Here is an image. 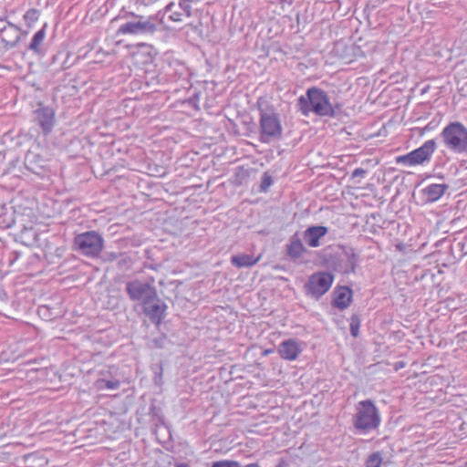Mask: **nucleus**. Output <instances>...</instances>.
<instances>
[{
	"mask_svg": "<svg viewBox=\"0 0 467 467\" xmlns=\"http://www.w3.org/2000/svg\"><path fill=\"white\" fill-rule=\"evenodd\" d=\"M273 184V180L271 178V176H269L268 174L265 173L263 175V178H262V182H261V191L262 192H266L267 189Z\"/></svg>",
	"mask_w": 467,
	"mask_h": 467,
	"instance_id": "a878e982",
	"label": "nucleus"
},
{
	"mask_svg": "<svg viewBox=\"0 0 467 467\" xmlns=\"http://www.w3.org/2000/svg\"><path fill=\"white\" fill-rule=\"evenodd\" d=\"M297 108L305 117L309 116L310 113H314L318 117L335 116V109L327 93L316 87L309 88L306 95L298 98Z\"/></svg>",
	"mask_w": 467,
	"mask_h": 467,
	"instance_id": "f257e3e1",
	"label": "nucleus"
},
{
	"mask_svg": "<svg viewBox=\"0 0 467 467\" xmlns=\"http://www.w3.org/2000/svg\"><path fill=\"white\" fill-rule=\"evenodd\" d=\"M306 249L303 244L302 239L298 234H295L291 236L289 244H287V254L293 259L300 258Z\"/></svg>",
	"mask_w": 467,
	"mask_h": 467,
	"instance_id": "f3484780",
	"label": "nucleus"
},
{
	"mask_svg": "<svg viewBox=\"0 0 467 467\" xmlns=\"http://www.w3.org/2000/svg\"><path fill=\"white\" fill-rule=\"evenodd\" d=\"M437 148L434 140H426L420 147L414 150L396 157V163L406 167H414L429 163Z\"/></svg>",
	"mask_w": 467,
	"mask_h": 467,
	"instance_id": "39448f33",
	"label": "nucleus"
},
{
	"mask_svg": "<svg viewBox=\"0 0 467 467\" xmlns=\"http://www.w3.org/2000/svg\"><path fill=\"white\" fill-rule=\"evenodd\" d=\"M448 185L444 183H431L421 190L427 202H437L446 192Z\"/></svg>",
	"mask_w": 467,
	"mask_h": 467,
	"instance_id": "dca6fc26",
	"label": "nucleus"
},
{
	"mask_svg": "<svg viewBox=\"0 0 467 467\" xmlns=\"http://www.w3.org/2000/svg\"><path fill=\"white\" fill-rule=\"evenodd\" d=\"M344 256L346 257L347 260V265L343 269V272L347 274L354 272L357 264L356 255L352 252H346L344 254Z\"/></svg>",
	"mask_w": 467,
	"mask_h": 467,
	"instance_id": "5701e85b",
	"label": "nucleus"
},
{
	"mask_svg": "<svg viewBox=\"0 0 467 467\" xmlns=\"http://www.w3.org/2000/svg\"><path fill=\"white\" fill-rule=\"evenodd\" d=\"M211 467H241V464L236 461L221 460L214 462Z\"/></svg>",
	"mask_w": 467,
	"mask_h": 467,
	"instance_id": "393cba45",
	"label": "nucleus"
},
{
	"mask_svg": "<svg viewBox=\"0 0 467 467\" xmlns=\"http://www.w3.org/2000/svg\"><path fill=\"white\" fill-rule=\"evenodd\" d=\"M383 456L380 451H375L368 455L365 462V467H381Z\"/></svg>",
	"mask_w": 467,
	"mask_h": 467,
	"instance_id": "4be33fe9",
	"label": "nucleus"
},
{
	"mask_svg": "<svg viewBox=\"0 0 467 467\" xmlns=\"http://www.w3.org/2000/svg\"><path fill=\"white\" fill-rule=\"evenodd\" d=\"M201 2L202 0H179L181 12L173 11L175 5L173 2H171L165 6L164 11L165 13H171L169 16L170 20L182 22L183 21V17H191L192 16L193 11Z\"/></svg>",
	"mask_w": 467,
	"mask_h": 467,
	"instance_id": "9d476101",
	"label": "nucleus"
},
{
	"mask_svg": "<svg viewBox=\"0 0 467 467\" xmlns=\"http://www.w3.org/2000/svg\"><path fill=\"white\" fill-rule=\"evenodd\" d=\"M245 467H259V465L257 463H250L247 464Z\"/></svg>",
	"mask_w": 467,
	"mask_h": 467,
	"instance_id": "c85d7f7f",
	"label": "nucleus"
},
{
	"mask_svg": "<svg viewBox=\"0 0 467 467\" xmlns=\"http://www.w3.org/2000/svg\"><path fill=\"white\" fill-rule=\"evenodd\" d=\"M103 238L95 231L82 233L75 237L78 250L87 256H98L103 249Z\"/></svg>",
	"mask_w": 467,
	"mask_h": 467,
	"instance_id": "0eeeda50",
	"label": "nucleus"
},
{
	"mask_svg": "<svg viewBox=\"0 0 467 467\" xmlns=\"http://www.w3.org/2000/svg\"><path fill=\"white\" fill-rule=\"evenodd\" d=\"M34 120L40 126L45 135L51 132L54 128L56 119L55 110L47 106H42L34 111Z\"/></svg>",
	"mask_w": 467,
	"mask_h": 467,
	"instance_id": "9b49d317",
	"label": "nucleus"
},
{
	"mask_svg": "<svg viewBox=\"0 0 467 467\" xmlns=\"http://www.w3.org/2000/svg\"><path fill=\"white\" fill-rule=\"evenodd\" d=\"M379 424L380 416L375 404L369 400L359 401L353 417L354 427L366 433L378 428Z\"/></svg>",
	"mask_w": 467,
	"mask_h": 467,
	"instance_id": "7ed1b4c3",
	"label": "nucleus"
},
{
	"mask_svg": "<svg viewBox=\"0 0 467 467\" xmlns=\"http://www.w3.org/2000/svg\"><path fill=\"white\" fill-rule=\"evenodd\" d=\"M334 281L332 274L327 272H317L313 274L306 285L307 294L313 297H320L325 295L331 287Z\"/></svg>",
	"mask_w": 467,
	"mask_h": 467,
	"instance_id": "6e6552de",
	"label": "nucleus"
},
{
	"mask_svg": "<svg viewBox=\"0 0 467 467\" xmlns=\"http://www.w3.org/2000/svg\"><path fill=\"white\" fill-rule=\"evenodd\" d=\"M143 304V311L152 322L159 324L163 318L166 305L161 301L157 293L152 299L146 300Z\"/></svg>",
	"mask_w": 467,
	"mask_h": 467,
	"instance_id": "f8f14e48",
	"label": "nucleus"
},
{
	"mask_svg": "<svg viewBox=\"0 0 467 467\" xmlns=\"http://www.w3.org/2000/svg\"><path fill=\"white\" fill-rule=\"evenodd\" d=\"M259 140L263 143H269L280 140L283 127L279 114L271 108H259Z\"/></svg>",
	"mask_w": 467,
	"mask_h": 467,
	"instance_id": "f03ea898",
	"label": "nucleus"
},
{
	"mask_svg": "<svg viewBox=\"0 0 467 467\" xmlns=\"http://www.w3.org/2000/svg\"><path fill=\"white\" fill-rule=\"evenodd\" d=\"M444 146L451 152H467V128L459 121L451 122L441 131Z\"/></svg>",
	"mask_w": 467,
	"mask_h": 467,
	"instance_id": "20e7f679",
	"label": "nucleus"
},
{
	"mask_svg": "<svg viewBox=\"0 0 467 467\" xmlns=\"http://www.w3.org/2000/svg\"><path fill=\"white\" fill-rule=\"evenodd\" d=\"M39 14L36 9H29L24 16V19L27 26H31L35 22L38 20Z\"/></svg>",
	"mask_w": 467,
	"mask_h": 467,
	"instance_id": "b1692460",
	"label": "nucleus"
},
{
	"mask_svg": "<svg viewBox=\"0 0 467 467\" xmlns=\"http://www.w3.org/2000/svg\"><path fill=\"white\" fill-rule=\"evenodd\" d=\"M366 173H367V171L364 170L363 168H357L352 172V178H358V177L363 178L366 175Z\"/></svg>",
	"mask_w": 467,
	"mask_h": 467,
	"instance_id": "cd10ccee",
	"label": "nucleus"
},
{
	"mask_svg": "<svg viewBox=\"0 0 467 467\" xmlns=\"http://www.w3.org/2000/svg\"><path fill=\"white\" fill-rule=\"evenodd\" d=\"M120 383L119 380H106L104 379H99L95 382V387L98 390L103 389H119Z\"/></svg>",
	"mask_w": 467,
	"mask_h": 467,
	"instance_id": "412c9836",
	"label": "nucleus"
},
{
	"mask_svg": "<svg viewBox=\"0 0 467 467\" xmlns=\"http://www.w3.org/2000/svg\"><path fill=\"white\" fill-rule=\"evenodd\" d=\"M132 20L127 21L122 24L118 31V35H144L153 34L156 29V24L154 23V16H142L131 13Z\"/></svg>",
	"mask_w": 467,
	"mask_h": 467,
	"instance_id": "423d86ee",
	"label": "nucleus"
},
{
	"mask_svg": "<svg viewBox=\"0 0 467 467\" xmlns=\"http://www.w3.org/2000/svg\"><path fill=\"white\" fill-rule=\"evenodd\" d=\"M0 38L6 47H14L20 39V28L8 23L6 26L1 29Z\"/></svg>",
	"mask_w": 467,
	"mask_h": 467,
	"instance_id": "2eb2a0df",
	"label": "nucleus"
},
{
	"mask_svg": "<svg viewBox=\"0 0 467 467\" xmlns=\"http://www.w3.org/2000/svg\"><path fill=\"white\" fill-rule=\"evenodd\" d=\"M46 26H45L39 29L32 37L28 49L33 51L35 54L39 55L41 53V47L46 38Z\"/></svg>",
	"mask_w": 467,
	"mask_h": 467,
	"instance_id": "aec40b11",
	"label": "nucleus"
},
{
	"mask_svg": "<svg viewBox=\"0 0 467 467\" xmlns=\"http://www.w3.org/2000/svg\"><path fill=\"white\" fill-rule=\"evenodd\" d=\"M126 292L131 300L142 301V303L150 298L152 299L157 293L154 286L140 280L128 282L126 285Z\"/></svg>",
	"mask_w": 467,
	"mask_h": 467,
	"instance_id": "1a4fd4ad",
	"label": "nucleus"
},
{
	"mask_svg": "<svg viewBox=\"0 0 467 467\" xmlns=\"http://www.w3.org/2000/svg\"><path fill=\"white\" fill-rule=\"evenodd\" d=\"M303 348L301 344L293 338L284 340L280 343L278 353L280 357L286 360H295L297 358Z\"/></svg>",
	"mask_w": 467,
	"mask_h": 467,
	"instance_id": "ddd939ff",
	"label": "nucleus"
},
{
	"mask_svg": "<svg viewBox=\"0 0 467 467\" xmlns=\"http://www.w3.org/2000/svg\"><path fill=\"white\" fill-rule=\"evenodd\" d=\"M327 232L328 230L325 226H310L304 231L303 239L308 246L317 248L321 245L320 239L323 238Z\"/></svg>",
	"mask_w": 467,
	"mask_h": 467,
	"instance_id": "4468645a",
	"label": "nucleus"
},
{
	"mask_svg": "<svg viewBox=\"0 0 467 467\" xmlns=\"http://www.w3.org/2000/svg\"><path fill=\"white\" fill-rule=\"evenodd\" d=\"M261 254L254 256L252 254H240L231 257V263L233 265L238 268L251 267L257 264L261 259Z\"/></svg>",
	"mask_w": 467,
	"mask_h": 467,
	"instance_id": "a211bd4d",
	"label": "nucleus"
},
{
	"mask_svg": "<svg viewBox=\"0 0 467 467\" xmlns=\"http://www.w3.org/2000/svg\"><path fill=\"white\" fill-rule=\"evenodd\" d=\"M359 329V322L356 318H352L350 323V331L353 337H357Z\"/></svg>",
	"mask_w": 467,
	"mask_h": 467,
	"instance_id": "bb28decb",
	"label": "nucleus"
},
{
	"mask_svg": "<svg viewBox=\"0 0 467 467\" xmlns=\"http://www.w3.org/2000/svg\"><path fill=\"white\" fill-rule=\"evenodd\" d=\"M177 467H188V466H187V465H185V464H180V465H178Z\"/></svg>",
	"mask_w": 467,
	"mask_h": 467,
	"instance_id": "c756f323",
	"label": "nucleus"
},
{
	"mask_svg": "<svg viewBox=\"0 0 467 467\" xmlns=\"http://www.w3.org/2000/svg\"><path fill=\"white\" fill-rule=\"evenodd\" d=\"M352 297V291L348 287H340L335 293L334 306L339 309L347 308Z\"/></svg>",
	"mask_w": 467,
	"mask_h": 467,
	"instance_id": "6ab92c4d",
	"label": "nucleus"
}]
</instances>
